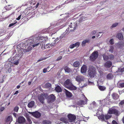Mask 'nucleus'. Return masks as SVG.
Masks as SVG:
<instances>
[{"label":"nucleus","instance_id":"f257e3e1","mask_svg":"<svg viewBox=\"0 0 124 124\" xmlns=\"http://www.w3.org/2000/svg\"><path fill=\"white\" fill-rule=\"evenodd\" d=\"M31 39H29L30 45L34 44L32 45V46L34 47L40 45L41 46V48L43 49V46L45 45L46 41L48 40V38L46 37H38L37 38H31Z\"/></svg>","mask_w":124,"mask_h":124},{"label":"nucleus","instance_id":"f03ea898","mask_svg":"<svg viewBox=\"0 0 124 124\" xmlns=\"http://www.w3.org/2000/svg\"><path fill=\"white\" fill-rule=\"evenodd\" d=\"M118 107L116 106H113L109 109L108 111V113L110 114H114L116 116H118L120 114V112L117 110Z\"/></svg>","mask_w":124,"mask_h":124},{"label":"nucleus","instance_id":"7ed1b4c3","mask_svg":"<svg viewBox=\"0 0 124 124\" xmlns=\"http://www.w3.org/2000/svg\"><path fill=\"white\" fill-rule=\"evenodd\" d=\"M88 72V76L91 78L94 77L96 76V73L95 69L93 66H91Z\"/></svg>","mask_w":124,"mask_h":124},{"label":"nucleus","instance_id":"20e7f679","mask_svg":"<svg viewBox=\"0 0 124 124\" xmlns=\"http://www.w3.org/2000/svg\"><path fill=\"white\" fill-rule=\"evenodd\" d=\"M99 52L97 51H94L90 55L89 57V60L92 62H94L98 57Z\"/></svg>","mask_w":124,"mask_h":124},{"label":"nucleus","instance_id":"39448f33","mask_svg":"<svg viewBox=\"0 0 124 124\" xmlns=\"http://www.w3.org/2000/svg\"><path fill=\"white\" fill-rule=\"evenodd\" d=\"M29 113L36 118H39L41 116L40 113L37 111L33 112H29Z\"/></svg>","mask_w":124,"mask_h":124},{"label":"nucleus","instance_id":"423d86ee","mask_svg":"<svg viewBox=\"0 0 124 124\" xmlns=\"http://www.w3.org/2000/svg\"><path fill=\"white\" fill-rule=\"evenodd\" d=\"M68 117L70 121L71 122L74 121L76 118V116L75 115L72 114H69Z\"/></svg>","mask_w":124,"mask_h":124},{"label":"nucleus","instance_id":"0eeeda50","mask_svg":"<svg viewBox=\"0 0 124 124\" xmlns=\"http://www.w3.org/2000/svg\"><path fill=\"white\" fill-rule=\"evenodd\" d=\"M55 99V97L53 94L50 95L48 97V101L49 103H52L54 101Z\"/></svg>","mask_w":124,"mask_h":124},{"label":"nucleus","instance_id":"6e6552de","mask_svg":"<svg viewBox=\"0 0 124 124\" xmlns=\"http://www.w3.org/2000/svg\"><path fill=\"white\" fill-rule=\"evenodd\" d=\"M44 95L43 94H41L40 95H39L38 96V99L42 103H43L44 102Z\"/></svg>","mask_w":124,"mask_h":124},{"label":"nucleus","instance_id":"1a4fd4ad","mask_svg":"<svg viewBox=\"0 0 124 124\" xmlns=\"http://www.w3.org/2000/svg\"><path fill=\"white\" fill-rule=\"evenodd\" d=\"M25 118L23 116H19L18 119V123L21 124L24 123L25 121Z\"/></svg>","mask_w":124,"mask_h":124},{"label":"nucleus","instance_id":"9d476101","mask_svg":"<svg viewBox=\"0 0 124 124\" xmlns=\"http://www.w3.org/2000/svg\"><path fill=\"white\" fill-rule=\"evenodd\" d=\"M112 65V62L110 61H108L104 64V66L107 68H109Z\"/></svg>","mask_w":124,"mask_h":124},{"label":"nucleus","instance_id":"9b49d317","mask_svg":"<svg viewBox=\"0 0 124 124\" xmlns=\"http://www.w3.org/2000/svg\"><path fill=\"white\" fill-rule=\"evenodd\" d=\"M87 71V67L85 65H83L81 68V73H84L86 72Z\"/></svg>","mask_w":124,"mask_h":124},{"label":"nucleus","instance_id":"f8f14e48","mask_svg":"<svg viewBox=\"0 0 124 124\" xmlns=\"http://www.w3.org/2000/svg\"><path fill=\"white\" fill-rule=\"evenodd\" d=\"M64 70H65V72H67L68 73H69L72 72V70L67 66H66L64 67Z\"/></svg>","mask_w":124,"mask_h":124},{"label":"nucleus","instance_id":"ddd939ff","mask_svg":"<svg viewBox=\"0 0 124 124\" xmlns=\"http://www.w3.org/2000/svg\"><path fill=\"white\" fill-rule=\"evenodd\" d=\"M76 80L77 82H80L81 81L83 80V77L82 76L78 75L76 77Z\"/></svg>","mask_w":124,"mask_h":124},{"label":"nucleus","instance_id":"4468645a","mask_svg":"<svg viewBox=\"0 0 124 124\" xmlns=\"http://www.w3.org/2000/svg\"><path fill=\"white\" fill-rule=\"evenodd\" d=\"M90 39H86L83 41L82 42V46H85L86 43H89L90 42Z\"/></svg>","mask_w":124,"mask_h":124},{"label":"nucleus","instance_id":"2eb2a0df","mask_svg":"<svg viewBox=\"0 0 124 124\" xmlns=\"http://www.w3.org/2000/svg\"><path fill=\"white\" fill-rule=\"evenodd\" d=\"M112 96L113 98L115 100H117L119 97V96L118 94L115 93H114L112 94Z\"/></svg>","mask_w":124,"mask_h":124},{"label":"nucleus","instance_id":"dca6fc26","mask_svg":"<svg viewBox=\"0 0 124 124\" xmlns=\"http://www.w3.org/2000/svg\"><path fill=\"white\" fill-rule=\"evenodd\" d=\"M83 96L85 101L82 100L80 101V103L81 105L84 104H86L87 101V99L86 97L84 95H83Z\"/></svg>","mask_w":124,"mask_h":124},{"label":"nucleus","instance_id":"f3484780","mask_svg":"<svg viewBox=\"0 0 124 124\" xmlns=\"http://www.w3.org/2000/svg\"><path fill=\"white\" fill-rule=\"evenodd\" d=\"M65 91L66 95L67 97L70 98L72 96V94L71 93L66 89H65Z\"/></svg>","mask_w":124,"mask_h":124},{"label":"nucleus","instance_id":"a211bd4d","mask_svg":"<svg viewBox=\"0 0 124 124\" xmlns=\"http://www.w3.org/2000/svg\"><path fill=\"white\" fill-rule=\"evenodd\" d=\"M64 84L66 85L70 86L72 85V83L71 82L70 80L68 79L64 82Z\"/></svg>","mask_w":124,"mask_h":124},{"label":"nucleus","instance_id":"6ab92c4d","mask_svg":"<svg viewBox=\"0 0 124 124\" xmlns=\"http://www.w3.org/2000/svg\"><path fill=\"white\" fill-rule=\"evenodd\" d=\"M35 104V102L33 101H32L30 102L28 105V107L29 108H31L33 107Z\"/></svg>","mask_w":124,"mask_h":124},{"label":"nucleus","instance_id":"aec40b11","mask_svg":"<svg viewBox=\"0 0 124 124\" xmlns=\"http://www.w3.org/2000/svg\"><path fill=\"white\" fill-rule=\"evenodd\" d=\"M55 90L57 92L59 93L62 92V90L61 87L59 85H57L55 87Z\"/></svg>","mask_w":124,"mask_h":124},{"label":"nucleus","instance_id":"412c9836","mask_svg":"<svg viewBox=\"0 0 124 124\" xmlns=\"http://www.w3.org/2000/svg\"><path fill=\"white\" fill-rule=\"evenodd\" d=\"M12 5H8L6 6L3 8V10L6 9V10H8L11 9L12 8Z\"/></svg>","mask_w":124,"mask_h":124},{"label":"nucleus","instance_id":"4be33fe9","mask_svg":"<svg viewBox=\"0 0 124 124\" xmlns=\"http://www.w3.org/2000/svg\"><path fill=\"white\" fill-rule=\"evenodd\" d=\"M124 71V68L121 69H118V70L116 71V72L119 75H121L122 73Z\"/></svg>","mask_w":124,"mask_h":124},{"label":"nucleus","instance_id":"5701e85b","mask_svg":"<svg viewBox=\"0 0 124 124\" xmlns=\"http://www.w3.org/2000/svg\"><path fill=\"white\" fill-rule=\"evenodd\" d=\"M60 120L62 122L66 124L68 123V120H67L66 118L64 117H62L60 119Z\"/></svg>","mask_w":124,"mask_h":124},{"label":"nucleus","instance_id":"b1692460","mask_svg":"<svg viewBox=\"0 0 124 124\" xmlns=\"http://www.w3.org/2000/svg\"><path fill=\"white\" fill-rule=\"evenodd\" d=\"M123 36L122 34L121 33H118L117 34L116 37L119 39L121 40L123 39Z\"/></svg>","mask_w":124,"mask_h":124},{"label":"nucleus","instance_id":"393cba45","mask_svg":"<svg viewBox=\"0 0 124 124\" xmlns=\"http://www.w3.org/2000/svg\"><path fill=\"white\" fill-rule=\"evenodd\" d=\"M26 116V117L27 121L29 124H31L32 122L30 118V116H29V114H27Z\"/></svg>","mask_w":124,"mask_h":124},{"label":"nucleus","instance_id":"a878e982","mask_svg":"<svg viewBox=\"0 0 124 124\" xmlns=\"http://www.w3.org/2000/svg\"><path fill=\"white\" fill-rule=\"evenodd\" d=\"M80 63L79 62L76 61L75 62L73 63L74 66L76 67H78L80 65Z\"/></svg>","mask_w":124,"mask_h":124},{"label":"nucleus","instance_id":"bb28decb","mask_svg":"<svg viewBox=\"0 0 124 124\" xmlns=\"http://www.w3.org/2000/svg\"><path fill=\"white\" fill-rule=\"evenodd\" d=\"M69 88L71 90H76L77 89V88L74 86L72 85H70L69 86Z\"/></svg>","mask_w":124,"mask_h":124},{"label":"nucleus","instance_id":"cd10ccee","mask_svg":"<svg viewBox=\"0 0 124 124\" xmlns=\"http://www.w3.org/2000/svg\"><path fill=\"white\" fill-rule=\"evenodd\" d=\"M104 117L105 116L104 115L102 114L99 116H98V117L99 119L101 120L102 121H104Z\"/></svg>","mask_w":124,"mask_h":124},{"label":"nucleus","instance_id":"c85d7f7f","mask_svg":"<svg viewBox=\"0 0 124 124\" xmlns=\"http://www.w3.org/2000/svg\"><path fill=\"white\" fill-rule=\"evenodd\" d=\"M51 122L49 120H44L42 122L43 124H51Z\"/></svg>","mask_w":124,"mask_h":124},{"label":"nucleus","instance_id":"c756f323","mask_svg":"<svg viewBox=\"0 0 124 124\" xmlns=\"http://www.w3.org/2000/svg\"><path fill=\"white\" fill-rule=\"evenodd\" d=\"M99 89L101 91H104L106 89L105 87L100 85L98 86Z\"/></svg>","mask_w":124,"mask_h":124},{"label":"nucleus","instance_id":"7c9ffc66","mask_svg":"<svg viewBox=\"0 0 124 124\" xmlns=\"http://www.w3.org/2000/svg\"><path fill=\"white\" fill-rule=\"evenodd\" d=\"M119 88L124 87V80L122 81L121 83H119Z\"/></svg>","mask_w":124,"mask_h":124},{"label":"nucleus","instance_id":"2f4dec72","mask_svg":"<svg viewBox=\"0 0 124 124\" xmlns=\"http://www.w3.org/2000/svg\"><path fill=\"white\" fill-rule=\"evenodd\" d=\"M12 120V117L11 116H9L7 118V122L11 121Z\"/></svg>","mask_w":124,"mask_h":124},{"label":"nucleus","instance_id":"473e14b6","mask_svg":"<svg viewBox=\"0 0 124 124\" xmlns=\"http://www.w3.org/2000/svg\"><path fill=\"white\" fill-rule=\"evenodd\" d=\"M113 77V75L111 73H109L107 75V78L108 79H110L112 78Z\"/></svg>","mask_w":124,"mask_h":124},{"label":"nucleus","instance_id":"72a5a7b5","mask_svg":"<svg viewBox=\"0 0 124 124\" xmlns=\"http://www.w3.org/2000/svg\"><path fill=\"white\" fill-rule=\"evenodd\" d=\"M104 116L106 119H108L111 117L112 116L110 115H109L108 114H107L106 115Z\"/></svg>","mask_w":124,"mask_h":124},{"label":"nucleus","instance_id":"f704fd0d","mask_svg":"<svg viewBox=\"0 0 124 124\" xmlns=\"http://www.w3.org/2000/svg\"><path fill=\"white\" fill-rule=\"evenodd\" d=\"M103 58L104 60L107 61L108 59V56L105 54L103 55Z\"/></svg>","mask_w":124,"mask_h":124},{"label":"nucleus","instance_id":"c9c22d12","mask_svg":"<svg viewBox=\"0 0 124 124\" xmlns=\"http://www.w3.org/2000/svg\"><path fill=\"white\" fill-rule=\"evenodd\" d=\"M45 86L46 87L49 88L51 86V84L49 83H47L45 84Z\"/></svg>","mask_w":124,"mask_h":124},{"label":"nucleus","instance_id":"e433bc0d","mask_svg":"<svg viewBox=\"0 0 124 124\" xmlns=\"http://www.w3.org/2000/svg\"><path fill=\"white\" fill-rule=\"evenodd\" d=\"M50 43L47 44H46V45H44V47H43V49L48 48L50 47L49 46Z\"/></svg>","mask_w":124,"mask_h":124},{"label":"nucleus","instance_id":"4c0bfd02","mask_svg":"<svg viewBox=\"0 0 124 124\" xmlns=\"http://www.w3.org/2000/svg\"><path fill=\"white\" fill-rule=\"evenodd\" d=\"M47 57H41L39 59L38 61V62L40 61H41L45 60L47 58Z\"/></svg>","mask_w":124,"mask_h":124},{"label":"nucleus","instance_id":"58836bf2","mask_svg":"<svg viewBox=\"0 0 124 124\" xmlns=\"http://www.w3.org/2000/svg\"><path fill=\"white\" fill-rule=\"evenodd\" d=\"M32 49V48L31 47L30 49L27 48V49H24L23 50V51L25 52H29Z\"/></svg>","mask_w":124,"mask_h":124},{"label":"nucleus","instance_id":"ea45409f","mask_svg":"<svg viewBox=\"0 0 124 124\" xmlns=\"http://www.w3.org/2000/svg\"><path fill=\"white\" fill-rule=\"evenodd\" d=\"M118 23H116L113 24L112 26H111V28H113L116 27L118 25Z\"/></svg>","mask_w":124,"mask_h":124},{"label":"nucleus","instance_id":"a19ab883","mask_svg":"<svg viewBox=\"0 0 124 124\" xmlns=\"http://www.w3.org/2000/svg\"><path fill=\"white\" fill-rule=\"evenodd\" d=\"M124 104V100L122 101L119 104V105L120 106Z\"/></svg>","mask_w":124,"mask_h":124},{"label":"nucleus","instance_id":"79ce46f5","mask_svg":"<svg viewBox=\"0 0 124 124\" xmlns=\"http://www.w3.org/2000/svg\"><path fill=\"white\" fill-rule=\"evenodd\" d=\"M19 109V107L17 106H16L14 108V111L17 112L18 111Z\"/></svg>","mask_w":124,"mask_h":124},{"label":"nucleus","instance_id":"37998d69","mask_svg":"<svg viewBox=\"0 0 124 124\" xmlns=\"http://www.w3.org/2000/svg\"><path fill=\"white\" fill-rule=\"evenodd\" d=\"M114 39H111L109 41V43L111 45H113L114 44L113 42Z\"/></svg>","mask_w":124,"mask_h":124},{"label":"nucleus","instance_id":"c03bdc74","mask_svg":"<svg viewBox=\"0 0 124 124\" xmlns=\"http://www.w3.org/2000/svg\"><path fill=\"white\" fill-rule=\"evenodd\" d=\"M80 43L78 42H76L75 44V46L76 47H78L80 45Z\"/></svg>","mask_w":124,"mask_h":124},{"label":"nucleus","instance_id":"a18cd8bd","mask_svg":"<svg viewBox=\"0 0 124 124\" xmlns=\"http://www.w3.org/2000/svg\"><path fill=\"white\" fill-rule=\"evenodd\" d=\"M19 63V61L18 60H16L14 61L13 62V64L14 65H17Z\"/></svg>","mask_w":124,"mask_h":124},{"label":"nucleus","instance_id":"49530a36","mask_svg":"<svg viewBox=\"0 0 124 124\" xmlns=\"http://www.w3.org/2000/svg\"><path fill=\"white\" fill-rule=\"evenodd\" d=\"M99 33L101 34V35H100L99 34H97V37L100 38L102 35L103 33L102 32H99Z\"/></svg>","mask_w":124,"mask_h":124},{"label":"nucleus","instance_id":"de8ad7c7","mask_svg":"<svg viewBox=\"0 0 124 124\" xmlns=\"http://www.w3.org/2000/svg\"><path fill=\"white\" fill-rule=\"evenodd\" d=\"M114 57V55L112 54H111L109 55L110 59V60H113Z\"/></svg>","mask_w":124,"mask_h":124},{"label":"nucleus","instance_id":"09e8293b","mask_svg":"<svg viewBox=\"0 0 124 124\" xmlns=\"http://www.w3.org/2000/svg\"><path fill=\"white\" fill-rule=\"evenodd\" d=\"M75 46L74 44H71L70 45V47L71 49H72V48H73Z\"/></svg>","mask_w":124,"mask_h":124},{"label":"nucleus","instance_id":"8fccbe9b","mask_svg":"<svg viewBox=\"0 0 124 124\" xmlns=\"http://www.w3.org/2000/svg\"><path fill=\"white\" fill-rule=\"evenodd\" d=\"M62 56H59L56 59V61H58L61 60L62 59Z\"/></svg>","mask_w":124,"mask_h":124},{"label":"nucleus","instance_id":"3c124183","mask_svg":"<svg viewBox=\"0 0 124 124\" xmlns=\"http://www.w3.org/2000/svg\"><path fill=\"white\" fill-rule=\"evenodd\" d=\"M113 47H110L109 51L112 53L113 51Z\"/></svg>","mask_w":124,"mask_h":124},{"label":"nucleus","instance_id":"603ef678","mask_svg":"<svg viewBox=\"0 0 124 124\" xmlns=\"http://www.w3.org/2000/svg\"><path fill=\"white\" fill-rule=\"evenodd\" d=\"M48 67L47 68H45L43 69V72L44 73H45L46 72L47 70V69Z\"/></svg>","mask_w":124,"mask_h":124},{"label":"nucleus","instance_id":"864d4df0","mask_svg":"<svg viewBox=\"0 0 124 124\" xmlns=\"http://www.w3.org/2000/svg\"><path fill=\"white\" fill-rule=\"evenodd\" d=\"M5 109V107H1L0 108V111H2L4 110Z\"/></svg>","mask_w":124,"mask_h":124},{"label":"nucleus","instance_id":"5fc2aeb1","mask_svg":"<svg viewBox=\"0 0 124 124\" xmlns=\"http://www.w3.org/2000/svg\"><path fill=\"white\" fill-rule=\"evenodd\" d=\"M112 124H118L115 120H113L112 122Z\"/></svg>","mask_w":124,"mask_h":124},{"label":"nucleus","instance_id":"6e6d98bb","mask_svg":"<svg viewBox=\"0 0 124 124\" xmlns=\"http://www.w3.org/2000/svg\"><path fill=\"white\" fill-rule=\"evenodd\" d=\"M16 24V23H12L10 24L9 25V27H11L14 25Z\"/></svg>","mask_w":124,"mask_h":124},{"label":"nucleus","instance_id":"4d7b16f0","mask_svg":"<svg viewBox=\"0 0 124 124\" xmlns=\"http://www.w3.org/2000/svg\"><path fill=\"white\" fill-rule=\"evenodd\" d=\"M96 31H93L92 32L91 34L92 35L96 33Z\"/></svg>","mask_w":124,"mask_h":124},{"label":"nucleus","instance_id":"13d9d810","mask_svg":"<svg viewBox=\"0 0 124 124\" xmlns=\"http://www.w3.org/2000/svg\"><path fill=\"white\" fill-rule=\"evenodd\" d=\"M21 15H20L17 18H16V19L17 20H19L21 18Z\"/></svg>","mask_w":124,"mask_h":124},{"label":"nucleus","instance_id":"bf43d9fd","mask_svg":"<svg viewBox=\"0 0 124 124\" xmlns=\"http://www.w3.org/2000/svg\"><path fill=\"white\" fill-rule=\"evenodd\" d=\"M76 29V26H75L73 27V30H70V32H72L74 30H75Z\"/></svg>","mask_w":124,"mask_h":124},{"label":"nucleus","instance_id":"052dcab7","mask_svg":"<svg viewBox=\"0 0 124 124\" xmlns=\"http://www.w3.org/2000/svg\"><path fill=\"white\" fill-rule=\"evenodd\" d=\"M4 32V31L2 29H0V34Z\"/></svg>","mask_w":124,"mask_h":124},{"label":"nucleus","instance_id":"680f3d73","mask_svg":"<svg viewBox=\"0 0 124 124\" xmlns=\"http://www.w3.org/2000/svg\"><path fill=\"white\" fill-rule=\"evenodd\" d=\"M62 38V37L61 36L60 37H59V38H57L56 39H55V40L56 41H57L60 38L61 39Z\"/></svg>","mask_w":124,"mask_h":124},{"label":"nucleus","instance_id":"e2e57ef3","mask_svg":"<svg viewBox=\"0 0 124 124\" xmlns=\"http://www.w3.org/2000/svg\"><path fill=\"white\" fill-rule=\"evenodd\" d=\"M39 3H38L36 4V5L35 6V7L36 8H37L38 6H39Z\"/></svg>","mask_w":124,"mask_h":124},{"label":"nucleus","instance_id":"0e129e2a","mask_svg":"<svg viewBox=\"0 0 124 124\" xmlns=\"http://www.w3.org/2000/svg\"><path fill=\"white\" fill-rule=\"evenodd\" d=\"M18 93V91H16L15 93L13 94V95H15L16 94H17Z\"/></svg>","mask_w":124,"mask_h":124},{"label":"nucleus","instance_id":"69168bd1","mask_svg":"<svg viewBox=\"0 0 124 124\" xmlns=\"http://www.w3.org/2000/svg\"><path fill=\"white\" fill-rule=\"evenodd\" d=\"M54 43H51V44H50L49 46H50H50L51 47V46H53L54 45Z\"/></svg>","mask_w":124,"mask_h":124},{"label":"nucleus","instance_id":"338daca9","mask_svg":"<svg viewBox=\"0 0 124 124\" xmlns=\"http://www.w3.org/2000/svg\"><path fill=\"white\" fill-rule=\"evenodd\" d=\"M69 27L70 28H73V27H72V23H70V25H69Z\"/></svg>","mask_w":124,"mask_h":124},{"label":"nucleus","instance_id":"774afa93","mask_svg":"<svg viewBox=\"0 0 124 124\" xmlns=\"http://www.w3.org/2000/svg\"><path fill=\"white\" fill-rule=\"evenodd\" d=\"M88 83L89 84H93V82H91V81H90L88 80Z\"/></svg>","mask_w":124,"mask_h":124}]
</instances>
